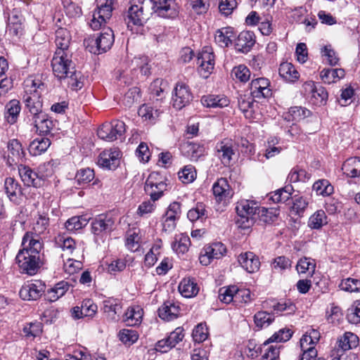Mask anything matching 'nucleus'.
I'll use <instances>...</instances> for the list:
<instances>
[{
	"label": "nucleus",
	"instance_id": "nucleus-63",
	"mask_svg": "<svg viewBox=\"0 0 360 360\" xmlns=\"http://www.w3.org/2000/svg\"><path fill=\"white\" fill-rule=\"evenodd\" d=\"M192 336L193 340L197 342L205 341L208 336V330L205 323L198 324L193 330Z\"/></svg>",
	"mask_w": 360,
	"mask_h": 360
},
{
	"label": "nucleus",
	"instance_id": "nucleus-46",
	"mask_svg": "<svg viewBox=\"0 0 360 360\" xmlns=\"http://www.w3.org/2000/svg\"><path fill=\"white\" fill-rule=\"evenodd\" d=\"M327 217L325 212L322 210L314 212L309 219L308 226L312 229H319L323 226L327 224Z\"/></svg>",
	"mask_w": 360,
	"mask_h": 360
},
{
	"label": "nucleus",
	"instance_id": "nucleus-36",
	"mask_svg": "<svg viewBox=\"0 0 360 360\" xmlns=\"http://www.w3.org/2000/svg\"><path fill=\"white\" fill-rule=\"evenodd\" d=\"M252 95H241L238 98V107L244 115L250 118L255 112V102Z\"/></svg>",
	"mask_w": 360,
	"mask_h": 360
},
{
	"label": "nucleus",
	"instance_id": "nucleus-35",
	"mask_svg": "<svg viewBox=\"0 0 360 360\" xmlns=\"http://www.w3.org/2000/svg\"><path fill=\"white\" fill-rule=\"evenodd\" d=\"M179 307L170 302H165L158 309V314L160 319L166 321H171L178 316Z\"/></svg>",
	"mask_w": 360,
	"mask_h": 360
},
{
	"label": "nucleus",
	"instance_id": "nucleus-3",
	"mask_svg": "<svg viewBox=\"0 0 360 360\" xmlns=\"http://www.w3.org/2000/svg\"><path fill=\"white\" fill-rule=\"evenodd\" d=\"M45 88V84L39 79L29 78L25 82V94L22 101L27 113H30V118L37 117L44 113L41 96Z\"/></svg>",
	"mask_w": 360,
	"mask_h": 360
},
{
	"label": "nucleus",
	"instance_id": "nucleus-23",
	"mask_svg": "<svg viewBox=\"0 0 360 360\" xmlns=\"http://www.w3.org/2000/svg\"><path fill=\"white\" fill-rule=\"evenodd\" d=\"M4 191L9 200L18 202L22 195L21 186L17 180L12 177H7L4 181Z\"/></svg>",
	"mask_w": 360,
	"mask_h": 360
},
{
	"label": "nucleus",
	"instance_id": "nucleus-15",
	"mask_svg": "<svg viewBox=\"0 0 360 360\" xmlns=\"http://www.w3.org/2000/svg\"><path fill=\"white\" fill-rule=\"evenodd\" d=\"M153 9L158 15L162 18H173L178 13L175 0H151Z\"/></svg>",
	"mask_w": 360,
	"mask_h": 360
},
{
	"label": "nucleus",
	"instance_id": "nucleus-39",
	"mask_svg": "<svg viewBox=\"0 0 360 360\" xmlns=\"http://www.w3.org/2000/svg\"><path fill=\"white\" fill-rule=\"evenodd\" d=\"M338 346L343 352L355 348L359 345V338L351 332H346L338 340Z\"/></svg>",
	"mask_w": 360,
	"mask_h": 360
},
{
	"label": "nucleus",
	"instance_id": "nucleus-47",
	"mask_svg": "<svg viewBox=\"0 0 360 360\" xmlns=\"http://www.w3.org/2000/svg\"><path fill=\"white\" fill-rule=\"evenodd\" d=\"M274 313H269L265 311H259L254 316L255 323L259 328L269 326L274 321Z\"/></svg>",
	"mask_w": 360,
	"mask_h": 360
},
{
	"label": "nucleus",
	"instance_id": "nucleus-11",
	"mask_svg": "<svg viewBox=\"0 0 360 360\" xmlns=\"http://www.w3.org/2000/svg\"><path fill=\"white\" fill-rule=\"evenodd\" d=\"M226 252V248L222 243H213L204 247L200 255L199 260L201 264L207 266L214 259H220Z\"/></svg>",
	"mask_w": 360,
	"mask_h": 360
},
{
	"label": "nucleus",
	"instance_id": "nucleus-55",
	"mask_svg": "<svg viewBox=\"0 0 360 360\" xmlns=\"http://www.w3.org/2000/svg\"><path fill=\"white\" fill-rule=\"evenodd\" d=\"M203 63H208V69L211 68V63H214V56L211 47H205L199 53L197 58V64L203 67Z\"/></svg>",
	"mask_w": 360,
	"mask_h": 360
},
{
	"label": "nucleus",
	"instance_id": "nucleus-41",
	"mask_svg": "<svg viewBox=\"0 0 360 360\" xmlns=\"http://www.w3.org/2000/svg\"><path fill=\"white\" fill-rule=\"evenodd\" d=\"M345 75V70L342 68L323 69L320 73L321 79L328 84L335 82L337 80L343 78Z\"/></svg>",
	"mask_w": 360,
	"mask_h": 360
},
{
	"label": "nucleus",
	"instance_id": "nucleus-50",
	"mask_svg": "<svg viewBox=\"0 0 360 360\" xmlns=\"http://www.w3.org/2000/svg\"><path fill=\"white\" fill-rule=\"evenodd\" d=\"M315 268L316 263L314 260L307 257L301 258L296 266L298 274H306L309 272L311 276L314 274Z\"/></svg>",
	"mask_w": 360,
	"mask_h": 360
},
{
	"label": "nucleus",
	"instance_id": "nucleus-1",
	"mask_svg": "<svg viewBox=\"0 0 360 360\" xmlns=\"http://www.w3.org/2000/svg\"><path fill=\"white\" fill-rule=\"evenodd\" d=\"M22 247L16 255V262L22 273L35 275L43 264L41 257L43 242L41 237L25 233L22 237Z\"/></svg>",
	"mask_w": 360,
	"mask_h": 360
},
{
	"label": "nucleus",
	"instance_id": "nucleus-20",
	"mask_svg": "<svg viewBox=\"0 0 360 360\" xmlns=\"http://www.w3.org/2000/svg\"><path fill=\"white\" fill-rule=\"evenodd\" d=\"M255 43L253 32L250 31L241 32L235 41V49L237 51L246 53L250 51Z\"/></svg>",
	"mask_w": 360,
	"mask_h": 360
},
{
	"label": "nucleus",
	"instance_id": "nucleus-54",
	"mask_svg": "<svg viewBox=\"0 0 360 360\" xmlns=\"http://www.w3.org/2000/svg\"><path fill=\"white\" fill-rule=\"evenodd\" d=\"M292 334L290 329H281L263 343V347H266L271 342H286L292 337Z\"/></svg>",
	"mask_w": 360,
	"mask_h": 360
},
{
	"label": "nucleus",
	"instance_id": "nucleus-52",
	"mask_svg": "<svg viewBox=\"0 0 360 360\" xmlns=\"http://www.w3.org/2000/svg\"><path fill=\"white\" fill-rule=\"evenodd\" d=\"M118 337L124 345H131L138 340L139 334L135 330L124 328L120 330Z\"/></svg>",
	"mask_w": 360,
	"mask_h": 360
},
{
	"label": "nucleus",
	"instance_id": "nucleus-2",
	"mask_svg": "<svg viewBox=\"0 0 360 360\" xmlns=\"http://www.w3.org/2000/svg\"><path fill=\"white\" fill-rule=\"evenodd\" d=\"M72 57V52L55 51L51 67L54 75L58 79H67L71 89L77 90L82 88L85 79L80 71L75 70Z\"/></svg>",
	"mask_w": 360,
	"mask_h": 360
},
{
	"label": "nucleus",
	"instance_id": "nucleus-48",
	"mask_svg": "<svg viewBox=\"0 0 360 360\" xmlns=\"http://www.w3.org/2000/svg\"><path fill=\"white\" fill-rule=\"evenodd\" d=\"M309 110L299 106L291 107L289 111L284 115V119L288 122L299 121L307 117Z\"/></svg>",
	"mask_w": 360,
	"mask_h": 360
},
{
	"label": "nucleus",
	"instance_id": "nucleus-13",
	"mask_svg": "<svg viewBox=\"0 0 360 360\" xmlns=\"http://www.w3.org/2000/svg\"><path fill=\"white\" fill-rule=\"evenodd\" d=\"M181 214V204L179 202H172L167 207L162 217V226L165 231H172L176 225V221Z\"/></svg>",
	"mask_w": 360,
	"mask_h": 360
},
{
	"label": "nucleus",
	"instance_id": "nucleus-42",
	"mask_svg": "<svg viewBox=\"0 0 360 360\" xmlns=\"http://www.w3.org/2000/svg\"><path fill=\"white\" fill-rule=\"evenodd\" d=\"M304 88L306 90L309 89L311 97L316 100L317 103L322 104L325 102L328 98V92L325 88L322 86H316L314 82H308L304 84Z\"/></svg>",
	"mask_w": 360,
	"mask_h": 360
},
{
	"label": "nucleus",
	"instance_id": "nucleus-25",
	"mask_svg": "<svg viewBox=\"0 0 360 360\" xmlns=\"http://www.w3.org/2000/svg\"><path fill=\"white\" fill-rule=\"evenodd\" d=\"M8 70L7 60L0 56V96L6 94L13 86L12 79L7 77Z\"/></svg>",
	"mask_w": 360,
	"mask_h": 360
},
{
	"label": "nucleus",
	"instance_id": "nucleus-29",
	"mask_svg": "<svg viewBox=\"0 0 360 360\" xmlns=\"http://www.w3.org/2000/svg\"><path fill=\"white\" fill-rule=\"evenodd\" d=\"M234 33L232 27H222L217 30L214 39L216 43L221 47H228L232 43Z\"/></svg>",
	"mask_w": 360,
	"mask_h": 360
},
{
	"label": "nucleus",
	"instance_id": "nucleus-33",
	"mask_svg": "<svg viewBox=\"0 0 360 360\" xmlns=\"http://www.w3.org/2000/svg\"><path fill=\"white\" fill-rule=\"evenodd\" d=\"M279 75L286 82H294L298 79L300 77L299 72L297 71L294 65L290 63H282L280 65Z\"/></svg>",
	"mask_w": 360,
	"mask_h": 360
},
{
	"label": "nucleus",
	"instance_id": "nucleus-43",
	"mask_svg": "<svg viewBox=\"0 0 360 360\" xmlns=\"http://www.w3.org/2000/svg\"><path fill=\"white\" fill-rule=\"evenodd\" d=\"M138 114L144 121L154 123L159 117L160 111L148 104H143L139 108Z\"/></svg>",
	"mask_w": 360,
	"mask_h": 360
},
{
	"label": "nucleus",
	"instance_id": "nucleus-17",
	"mask_svg": "<svg viewBox=\"0 0 360 360\" xmlns=\"http://www.w3.org/2000/svg\"><path fill=\"white\" fill-rule=\"evenodd\" d=\"M18 172L25 185L34 187H40L42 185V176L30 167L20 165L18 167Z\"/></svg>",
	"mask_w": 360,
	"mask_h": 360
},
{
	"label": "nucleus",
	"instance_id": "nucleus-57",
	"mask_svg": "<svg viewBox=\"0 0 360 360\" xmlns=\"http://www.w3.org/2000/svg\"><path fill=\"white\" fill-rule=\"evenodd\" d=\"M339 287L341 290L349 292H360V280L347 278L341 281Z\"/></svg>",
	"mask_w": 360,
	"mask_h": 360
},
{
	"label": "nucleus",
	"instance_id": "nucleus-21",
	"mask_svg": "<svg viewBox=\"0 0 360 360\" xmlns=\"http://www.w3.org/2000/svg\"><path fill=\"white\" fill-rule=\"evenodd\" d=\"M238 262L249 273L257 271L260 267L259 257L252 252H246L238 256Z\"/></svg>",
	"mask_w": 360,
	"mask_h": 360
},
{
	"label": "nucleus",
	"instance_id": "nucleus-18",
	"mask_svg": "<svg viewBox=\"0 0 360 360\" xmlns=\"http://www.w3.org/2000/svg\"><path fill=\"white\" fill-rule=\"evenodd\" d=\"M119 150H104L98 156V165L103 168L115 169L119 165Z\"/></svg>",
	"mask_w": 360,
	"mask_h": 360
},
{
	"label": "nucleus",
	"instance_id": "nucleus-6",
	"mask_svg": "<svg viewBox=\"0 0 360 360\" xmlns=\"http://www.w3.org/2000/svg\"><path fill=\"white\" fill-rule=\"evenodd\" d=\"M126 127L124 122L112 120L110 124H103L97 131L98 136L106 141H113L121 138L125 133Z\"/></svg>",
	"mask_w": 360,
	"mask_h": 360
},
{
	"label": "nucleus",
	"instance_id": "nucleus-14",
	"mask_svg": "<svg viewBox=\"0 0 360 360\" xmlns=\"http://www.w3.org/2000/svg\"><path fill=\"white\" fill-rule=\"evenodd\" d=\"M115 228V219L110 214H100L91 222V230L94 235L100 236L110 233Z\"/></svg>",
	"mask_w": 360,
	"mask_h": 360
},
{
	"label": "nucleus",
	"instance_id": "nucleus-27",
	"mask_svg": "<svg viewBox=\"0 0 360 360\" xmlns=\"http://www.w3.org/2000/svg\"><path fill=\"white\" fill-rule=\"evenodd\" d=\"M71 41V35L70 32L63 27L58 28L56 31V39H55V43L56 46V50L58 51H62L63 52H72L69 49V46L70 44Z\"/></svg>",
	"mask_w": 360,
	"mask_h": 360
},
{
	"label": "nucleus",
	"instance_id": "nucleus-7",
	"mask_svg": "<svg viewBox=\"0 0 360 360\" xmlns=\"http://www.w3.org/2000/svg\"><path fill=\"white\" fill-rule=\"evenodd\" d=\"M236 147L231 139H224L216 144L215 156L225 167H229L236 156Z\"/></svg>",
	"mask_w": 360,
	"mask_h": 360
},
{
	"label": "nucleus",
	"instance_id": "nucleus-40",
	"mask_svg": "<svg viewBox=\"0 0 360 360\" xmlns=\"http://www.w3.org/2000/svg\"><path fill=\"white\" fill-rule=\"evenodd\" d=\"M6 113L5 117L10 124H14L21 110L20 101L16 99L10 101L6 105Z\"/></svg>",
	"mask_w": 360,
	"mask_h": 360
},
{
	"label": "nucleus",
	"instance_id": "nucleus-45",
	"mask_svg": "<svg viewBox=\"0 0 360 360\" xmlns=\"http://www.w3.org/2000/svg\"><path fill=\"white\" fill-rule=\"evenodd\" d=\"M293 191V187L291 185H286L274 191L270 199L276 203L286 202L291 198Z\"/></svg>",
	"mask_w": 360,
	"mask_h": 360
},
{
	"label": "nucleus",
	"instance_id": "nucleus-5",
	"mask_svg": "<svg viewBox=\"0 0 360 360\" xmlns=\"http://www.w3.org/2000/svg\"><path fill=\"white\" fill-rule=\"evenodd\" d=\"M150 13L146 11L145 0H131L127 14V27L132 25L143 26L150 18Z\"/></svg>",
	"mask_w": 360,
	"mask_h": 360
},
{
	"label": "nucleus",
	"instance_id": "nucleus-9",
	"mask_svg": "<svg viewBox=\"0 0 360 360\" xmlns=\"http://www.w3.org/2000/svg\"><path fill=\"white\" fill-rule=\"evenodd\" d=\"M167 184L162 180L158 173H153L149 175L145 184V191L150 196L153 201L158 200L162 197L167 190Z\"/></svg>",
	"mask_w": 360,
	"mask_h": 360
},
{
	"label": "nucleus",
	"instance_id": "nucleus-56",
	"mask_svg": "<svg viewBox=\"0 0 360 360\" xmlns=\"http://www.w3.org/2000/svg\"><path fill=\"white\" fill-rule=\"evenodd\" d=\"M313 190L317 195H330L333 192V186L327 180L322 179L313 184Z\"/></svg>",
	"mask_w": 360,
	"mask_h": 360
},
{
	"label": "nucleus",
	"instance_id": "nucleus-4",
	"mask_svg": "<svg viewBox=\"0 0 360 360\" xmlns=\"http://www.w3.org/2000/svg\"><path fill=\"white\" fill-rule=\"evenodd\" d=\"M259 207V202L253 200L243 199L237 202L236 212L238 219L237 224L243 229L251 227L255 220Z\"/></svg>",
	"mask_w": 360,
	"mask_h": 360
},
{
	"label": "nucleus",
	"instance_id": "nucleus-49",
	"mask_svg": "<svg viewBox=\"0 0 360 360\" xmlns=\"http://www.w3.org/2000/svg\"><path fill=\"white\" fill-rule=\"evenodd\" d=\"M49 226V218L45 214H39L36 222L34 224L32 231H27V233H31L33 235H37L40 237V234L44 233Z\"/></svg>",
	"mask_w": 360,
	"mask_h": 360
},
{
	"label": "nucleus",
	"instance_id": "nucleus-51",
	"mask_svg": "<svg viewBox=\"0 0 360 360\" xmlns=\"http://www.w3.org/2000/svg\"><path fill=\"white\" fill-rule=\"evenodd\" d=\"M88 224V220L83 216H75L69 219L65 224V229L69 231H75L82 229Z\"/></svg>",
	"mask_w": 360,
	"mask_h": 360
},
{
	"label": "nucleus",
	"instance_id": "nucleus-30",
	"mask_svg": "<svg viewBox=\"0 0 360 360\" xmlns=\"http://www.w3.org/2000/svg\"><path fill=\"white\" fill-rule=\"evenodd\" d=\"M96 39L101 53L106 52L110 49L114 43L113 31L110 27L104 28Z\"/></svg>",
	"mask_w": 360,
	"mask_h": 360
},
{
	"label": "nucleus",
	"instance_id": "nucleus-12",
	"mask_svg": "<svg viewBox=\"0 0 360 360\" xmlns=\"http://www.w3.org/2000/svg\"><path fill=\"white\" fill-rule=\"evenodd\" d=\"M193 95L188 85L179 82L176 84L172 94V105L177 110H181L192 101Z\"/></svg>",
	"mask_w": 360,
	"mask_h": 360
},
{
	"label": "nucleus",
	"instance_id": "nucleus-58",
	"mask_svg": "<svg viewBox=\"0 0 360 360\" xmlns=\"http://www.w3.org/2000/svg\"><path fill=\"white\" fill-rule=\"evenodd\" d=\"M257 215L259 220L265 224H271L276 221L277 214L273 210H269L259 206Z\"/></svg>",
	"mask_w": 360,
	"mask_h": 360
},
{
	"label": "nucleus",
	"instance_id": "nucleus-32",
	"mask_svg": "<svg viewBox=\"0 0 360 360\" xmlns=\"http://www.w3.org/2000/svg\"><path fill=\"white\" fill-rule=\"evenodd\" d=\"M51 145V141L47 138H37L29 146L28 150L31 155H40L47 150Z\"/></svg>",
	"mask_w": 360,
	"mask_h": 360
},
{
	"label": "nucleus",
	"instance_id": "nucleus-37",
	"mask_svg": "<svg viewBox=\"0 0 360 360\" xmlns=\"http://www.w3.org/2000/svg\"><path fill=\"white\" fill-rule=\"evenodd\" d=\"M258 349L260 350V352L263 349H264V353L262 356L261 360H278L279 354H280V347H277L276 345H271L266 346V347H259L255 351L250 350V356L252 358L257 357L258 356Z\"/></svg>",
	"mask_w": 360,
	"mask_h": 360
},
{
	"label": "nucleus",
	"instance_id": "nucleus-16",
	"mask_svg": "<svg viewBox=\"0 0 360 360\" xmlns=\"http://www.w3.org/2000/svg\"><path fill=\"white\" fill-rule=\"evenodd\" d=\"M270 82L264 77L252 79L250 83V94L255 98H266L272 95Z\"/></svg>",
	"mask_w": 360,
	"mask_h": 360
},
{
	"label": "nucleus",
	"instance_id": "nucleus-10",
	"mask_svg": "<svg viewBox=\"0 0 360 360\" xmlns=\"http://www.w3.org/2000/svg\"><path fill=\"white\" fill-rule=\"evenodd\" d=\"M45 284L40 280L27 281L21 287L19 295L24 300H37L44 293Z\"/></svg>",
	"mask_w": 360,
	"mask_h": 360
},
{
	"label": "nucleus",
	"instance_id": "nucleus-8",
	"mask_svg": "<svg viewBox=\"0 0 360 360\" xmlns=\"http://www.w3.org/2000/svg\"><path fill=\"white\" fill-rule=\"evenodd\" d=\"M112 0H98V9L94 11L90 26L98 30L112 16Z\"/></svg>",
	"mask_w": 360,
	"mask_h": 360
},
{
	"label": "nucleus",
	"instance_id": "nucleus-44",
	"mask_svg": "<svg viewBox=\"0 0 360 360\" xmlns=\"http://www.w3.org/2000/svg\"><path fill=\"white\" fill-rule=\"evenodd\" d=\"M142 310L139 307H130L124 313L123 321L129 326L139 325L142 319Z\"/></svg>",
	"mask_w": 360,
	"mask_h": 360
},
{
	"label": "nucleus",
	"instance_id": "nucleus-26",
	"mask_svg": "<svg viewBox=\"0 0 360 360\" xmlns=\"http://www.w3.org/2000/svg\"><path fill=\"white\" fill-rule=\"evenodd\" d=\"M179 292L186 298H191L197 295L199 287L193 278H184L178 286Z\"/></svg>",
	"mask_w": 360,
	"mask_h": 360
},
{
	"label": "nucleus",
	"instance_id": "nucleus-60",
	"mask_svg": "<svg viewBox=\"0 0 360 360\" xmlns=\"http://www.w3.org/2000/svg\"><path fill=\"white\" fill-rule=\"evenodd\" d=\"M347 319L352 324H357L360 322V302H355L347 312Z\"/></svg>",
	"mask_w": 360,
	"mask_h": 360
},
{
	"label": "nucleus",
	"instance_id": "nucleus-31",
	"mask_svg": "<svg viewBox=\"0 0 360 360\" xmlns=\"http://www.w3.org/2000/svg\"><path fill=\"white\" fill-rule=\"evenodd\" d=\"M122 307L117 299L108 298L103 301V311L111 320L116 321Z\"/></svg>",
	"mask_w": 360,
	"mask_h": 360
},
{
	"label": "nucleus",
	"instance_id": "nucleus-61",
	"mask_svg": "<svg viewBox=\"0 0 360 360\" xmlns=\"http://www.w3.org/2000/svg\"><path fill=\"white\" fill-rule=\"evenodd\" d=\"M278 143V140L276 138H271L268 140L264 153L266 159L272 158L281 152L282 148L281 146H276Z\"/></svg>",
	"mask_w": 360,
	"mask_h": 360
},
{
	"label": "nucleus",
	"instance_id": "nucleus-34",
	"mask_svg": "<svg viewBox=\"0 0 360 360\" xmlns=\"http://www.w3.org/2000/svg\"><path fill=\"white\" fill-rule=\"evenodd\" d=\"M202 104L207 108H224L228 106L229 101L226 97L215 95L203 96L201 98Z\"/></svg>",
	"mask_w": 360,
	"mask_h": 360
},
{
	"label": "nucleus",
	"instance_id": "nucleus-59",
	"mask_svg": "<svg viewBox=\"0 0 360 360\" xmlns=\"http://www.w3.org/2000/svg\"><path fill=\"white\" fill-rule=\"evenodd\" d=\"M231 76L240 82H245L250 79V71L246 66L240 65L232 70Z\"/></svg>",
	"mask_w": 360,
	"mask_h": 360
},
{
	"label": "nucleus",
	"instance_id": "nucleus-19",
	"mask_svg": "<svg viewBox=\"0 0 360 360\" xmlns=\"http://www.w3.org/2000/svg\"><path fill=\"white\" fill-rule=\"evenodd\" d=\"M213 194L218 202L226 201L231 198L233 193L225 178L218 179L212 186Z\"/></svg>",
	"mask_w": 360,
	"mask_h": 360
},
{
	"label": "nucleus",
	"instance_id": "nucleus-24",
	"mask_svg": "<svg viewBox=\"0 0 360 360\" xmlns=\"http://www.w3.org/2000/svg\"><path fill=\"white\" fill-rule=\"evenodd\" d=\"M27 119L40 134H49L53 127V122L47 118V115L44 112L37 117L30 118V116H27Z\"/></svg>",
	"mask_w": 360,
	"mask_h": 360
},
{
	"label": "nucleus",
	"instance_id": "nucleus-64",
	"mask_svg": "<svg viewBox=\"0 0 360 360\" xmlns=\"http://www.w3.org/2000/svg\"><path fill=\"white\" fill-rule=\"evenodd\" d=\"M238 292L236 286H230L228 288H222L219 290V297L220 300L224 303H230L233 297Z\"/></svg>",
	"mask_w": 360,
	"mask_h": 360
},
{
	"label": "nucleus",
	"instance_id": "nucleus-38",
	"mask_svg": "<svg viewBox=\"0 0 360 360\" xmlns=\"http://www.w3.org/2000/svg\"><path fill=\"white\" fill-rule=\"evenodd\" d=\"M8 158L13 162H19L25 158V152L22 149V145L17 139H12L8 144Z\"/></svg>",
	"mask_w": 360,
	"mask_h": 360
},
{
	"label": "nucleus",
	"instance_id": "nucleus-62",
	"mask_svg": "<svg viewBox=\"0 0 360 360\" xmlns=\"http://www.w3.org/2000/svg\"><path fill=\"white\" fill-rule=\"evenodd\" d=\"M196 176V172L192 165H186L179 172V178L184 184L192 182Z\"/></svg>",
	"mask_w": 360,
	"mask_h": 360
},
{
	"label": "nucleus",
	"instance_id": "nucleus-53",
	"mask_svg": "<svg viewBox=\"0 0 360 360\" xmlns=\"http://www.w3.org/2000/svg\"><path fill=\"white\" fill-rule=\"evenodd\" d=\"M95 177L93 169L87 167L77 171L75 175V180L80 186H83L91 182Z\"/></svg>",
	"mask_w": 360,
	"mask_h": 360
},
{
	"label": "nucleus",
	"instance_id": "nucleus-22",
	"mask_svg": "<svg viewBox=\"0 0 360 360\" xmlns=\"http://www.w3.org/2000/svg\"><path fill=\"white\" fill-rule=\"evenodd\" d=\"M181 150L183 155L191 161H197L204 155L205 150L200 143L187 141L181 146Z\"/></svg>",
	"mask_w": 360,
	"mask_h": 360
},
{
	"label": "nucleus",
	"instance_id": "nucleus-28",
	"mask_svg": "<svg viewBox=\"0 0 360 360\" xmlns=\"http://www.w3.org/2000/svg\"><path fill=\"white\" fill-rule=\"evenodd\" d=\"M343 174L347 176L355 178L360 176V158L352 157L345 161L342 166Z\"/></svg>",
	"mask_w": 360,
	"mask_h": 360
}]
</instances>
